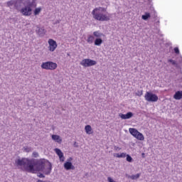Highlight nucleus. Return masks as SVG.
Masks as SVG:
<instances>
[{"label": "nucleus", "instance_id": "obj_21", "mask_svg": "<svg viewBox=\"0 0 182 182\" xmlns=\"http://www.w3.org/2000/svg\"><path fill=\"white\" fill-rule=\"evenodd\" d=\"M151 16L150 15V13H145L144 15H142L141 18L144 21H147V19H149V18H150Z\"/></svg>", "mask_w": 182, "mask_h": 182}, {"label": "nucleus", "instance_id": "obj_30", "mask_svg": "<svg viewBox=\"0 0 182 182\" xmlns=\"http://www.w3.org/2000/svg\"><path fill=\"white\" fill-rule=\"evenodd\" d=\"M38 177H39L40 178H45V176H43V173H38Z\"/></svg>", "mask_w": 182, "mask_h": 182}, {"label": "nucleus", "instance_id": "obj_11", "mask_svg": "<svg viewBox=\"0 0 182 182\" xmlns=\"http://www.w3.org/2000/svg\"><path fill=\"white\" fill-rule=\"evenodd\" d=\"M55 151L60 159V161H65V156H63V152L60 149L55 148Z\"/></svg>", "mask_w": 182, "mask_h": 182}, {"label": "nucleus", "instance_id": "obj_18", "mask_svg": "<svg viewBox=\"0 0 182 182\" xmlns=\"http://www.w3.org/2000/svg\"><path fill=\"white\" fill-rule=\"evenodd\" d=\"M94 36H95V38H102V36H105V34H103L102 33H100V31H95L93 33Z\"/></svg>", "mask_w": 182, "mask_h": 182}, {"label": "nucleus", "instance_id": "obj_29", "mask_svg": "<svg viewBox=\"0 0 182 182\" xmlns=\"http://www.w3.org/2000/svg\"><path fill=\"white\" fill-rule=\"evenodd\" d=\"M33 156L36 158V157H39V154L36 151L33 152Z\"/></svg>", "mask_w": 182, "mask_h": 182}, {"label": "nucleus", "instance_id": "obj_4", "mask_svg": "<svg viewBox=\"0 0 182 182\" xmlns=\"http://www.w3.org/2000/svg\"><path fill=\"white\" fill-rule=\"evenodd\" d=\"M42 69L46 70H55L58 68V64L53 62L48 61L41 64Z\"/></svg>", "mask_w": 182, "mask_h": 182}, {"label": "nucleus", "instance_id": "obj_7", "mask_svg": "<svg viewBox=\"0 0 182 182\" xmlns=\"http://www.w3.org/2000/svg\"><path fill=\"white\" fill-rule=\"evenodd\" d=\"M48 49L50 52H55L56 48H58V43L53 39L48 40Z\"/></svg>", "mask_w": 182, "mask_h": 182}, {"label": "nucleus", "instance_id": "obj_34", "mask_svg": "<svg viewBox=\"0 0 182 182\" xmlns=\"http://www.w3.org/2000/svg\"><path fill=\"white\" fill-rule=\"evenodd\" d=\"M24 150H25L26 151L28 152V151H29V148H28V147L24 148Z\"/></svg>", "mask_w": 182, "mask_h": 182}, {"label": "nucleus", "instance_id": "obj_33", "mask_svg": "<svg viewBox=\"0 0 182 182\" xmlns=\"http://www.w3.org/2000/svg\"><path fill=\"white\" fill-rule=\"evenodd\" d=\"M179 63H181V65H182V57H180V60H179Z\"/></svg>", "mask_w": 182, "mask_h": 182}, {"label": "nucleus", "instance_id": "obj_13", "mask_svg": "<svg viewBox=\"0 0 182 182\" xmlns=\"http://www.w3.org/2000/svg\"><path fill=\"white\" fill-rule=\"evenodd\" d=\"M173 99H176V100L182 99V91H177L173 95Z\"/></svg>", "mask_w": 182, "mask_h": 182}, {"label": "nucleus", "instance_id": "obj_35", "mask_svg": "<svg viewBox=\"0 0 182 182\" xmlns=\"http://www.w3.org/2000/svg\"><path fill=\"white\" fill-rule=\"evenodd\" d=\"M114 149H115L116 150H121V149L119 148V147H117V146H114Z\"/></svg>", "mask_w": 182, "mask_h": 182}, {"label": "nucleus", "instance_id": "obj_23", "mask_svg": "<svg viewBox=\"0 0 182 182\" xmlns=\"http://www.w3.org/2000/svg\"><path fill=\"white\" fill-rule=\"evenodd\" d=\"M93 41H95V37L93 36H89L87 39V42L88 43H92L93 42Z\"/></svg>", "mask_w": 182, "mask_h": 182}, {"label": "nucleus", "instance_id": "obj_36", "mask_svg": "<svg viewBox=\"0 0 182 182\" xmlns=\"http://www.w3.org/2000/svg\"><path fill=\"white\" fill-rule=\"evenodd\" d=\"M75 147H77V145H76V142L74 144Z\"/></svg>", "mask_w": 182, "mask_h": 182}, {"label": "nucleus", "instance_id": "obj_27", "mask_svg": "<svg viewBox=\"0 0 182 182\" xmlns=\"http://www.w3.org/2000/svg\"><path fill=\"white\" fill-rule=\"evenodd\" d=\"M174 52L175 53H176V55H178L180 53V50L178 49V47L174 48Z\"/></svg>", "mask_w": 182, "mask_h": 182}, {"label": "nucleus", "instance_id": "obj_20", "mask_svg": "<svg viewBox=\"0 0 182 182\" xmlns=\"http://www.w3.org/2000/svg\"><path fill=\"white\" fill-rule=\"evenodd\" d=\"M114 157H117L118 159H124L126 157V154L125 153L115 154Z\"/></svg>", "mask_w": 182, "mask_h": 182}, {"label": "nucleus", "instance_id": "obj_26", "mask_svg": "<svg viewBox=\"0 0 182 182\" xmlns=\"http://www.w3.org/2000/svg\"><path fill=\"white\" fill-rule=\"evenodd\" d=\"M168 62H169L170 63H172V65L173 66H176L177 65V62H176V60H171V59L168 60Z\"/></svg>", "mask_w": 182, "mask_h": 182}, {"label": "nucleus", "instance_id": "obj_24", "mask_svg": "<svg viewBox=\"0 0 182 182\" xmlns=\"http://www.w3.org/2000/svg\"><path fill=\"white\" fill-rule=\"evenodd\" d=\"M126 157L127 161H128L129 163H132L133 161V158H132L130 155L126 154Z\"/></svg>", "mask_w": 182, "mask_h": 182}, {"label": "nucleus", "instance_id": "obj_9", "mask_svg": "<svg viewBox=\"0 0 182 182\" xmlns=\"http://www.w3.org/2000/svg\"><path fill=\"white\" fill-rule=\"evenodd\" d=\"M41 171H43L46 176H49L52 171V164L50 162Z\"/></svg>", "mask_w": 182, "mask_h": 182}, {"label": "nucleus", "instance_id": "obj_15", "mask_svg": "<svg viewBox=\"0 0 182 182\" xmlns=\"http://www.w3.org/2000/svg\"><path fill=\"white\" fill-rule=\"evenodd\" d=\"M52 139L56 141L57 143H62V138L59 135H52Z\"/></svg>", "mask_w": 182, "mask_h": 182}, {"label": "nucleus", "instance_id": "obj_16", "mask_svg": "<svg viewBox=\"0 0 182 182\" xmlns=\"http://www.w3.org/2000/svg\"><path fill=\"white\" fill-rule=\"evenodd\" d=\"M85 133L87 134H92V127L90 125H86L85 127Z\"/></svg>", "mask_w": 182, "mask_h": 182}, {"label": "nucleus", "instance_id": "obj_10", "mask_svg": "<svg viewBox=\"0 0 182 182\" xmlns=\"http://www.w3.org/2000/svg\"><path fill=\"white\" fill-rule=\"evenodd\" d=\"M119 116L122 120H127V119H132L133 117V112H129L126 114L120 113Z\"/></svg>", "mask_w": 182, "mask_h": 182}, {"label": "nucleus", "instance_id": "obj_1", "mask_svg": "<svg viewBox=\"0 0 182 182\" xmlns=\"http://www.w3.org/2000/svg\"><path fill=\"white\" fill-rule=\"evenodd\" d=\"M49 163L50 162L46 159H40L35 161L34 159H28L26 158L18 159L15 161L17 167H22V170L23 171H28V173L42 171Z\"/></svg>", "mask_w": 182, "mask_h": 182}, {"label": "nucleus", "instance_id": "obj_25", "mask_svg": "<svg viewBox=\"0 0 182 182\" xmlns=\"http://www.w3.org/2000/svg\"><path fill=\"white\" fill-rule=\"evenodd\" d=\"M41 11H42L41 8L36 9L34 11V15H39V14L41 13Z\"/></svg>", "mask_w": 182, "mask_h": 182}, {"label": "nucleus", "instance_id": "obj_14", "mask_svg": "<svg viewBox=\"0 0 182 182\" xmlns=\"http://www.w3.org/2000/svg\"><path fill=\"white\" fill-rule=\"evenodd\" d=\"M129 132L134 137H136L139 132L134 128H129Z\"/></svg>", "mask_w": 182, "mask_h": 182}, {"label": "nucleus", "instance_id": "obj_12", "mask_svg": "<svg viewBox=\"0 0 182 182\" xmlns=\"http://www.w3.org/2000/svg\"><path fill=\"white\" fill-rule=\"evenodd\" d=\"M36 31L39 36H43L46 33V30L44 28L37 27Z\"/></svg>", "mask_w": 182, "mask_h": 182}, {"label": "nucleus", "instance_id": "obj_31", "mask_svg": "<svg viewBox=\"0 0 182 182\" xmlns=\"http://www.w3.org/2000/svg\"><path fill=\"white\" fill-rule=\"evenodd\" d=\"M22 3V0H17L15 6H18V4H21Z\"/></svg>", "mask_w": 182, "mask_h": 182}, {"label": "nucleus", "instance_id": "obj_19", "mask_svg": "<svg viewBox=\"0 0 182 182\" xmlns=\"http://www.w3.org/2000/svg\"><path fill=\"white\" fill-rule=\"evenodd\" d=\"M135 139H137V140L143 141L144 140V136L139 132H138V134H136V136H135Z\"/></svg>", "mask_w": 182, "mask_h": 182}, {"label": "nucleus", "instance_id": "obj_6", "mask_svg": "<svg viewBox=\"0 0 182 182\" xmlns=\"http://www.w3.org/2000/svg\"><path fill=\"white\" fill-rule=\"evenodd\" d=\"M96 63H97L94 60L84 59L80 63V65H82V66H84V68H90V66H95Z\"/></svg>", "mask_w": 182, "mask_h": 182}, {"label": "nucleus", "instance_id": "obj_8", "mask_svg": "<svg viewBox=\"0 0 182 182\" xmlns=\"http://www.w3.org/2000/svg\"><path fill=\"white\" fill-rule=\"evenodd\" d=\"M71 160H73L72 157L69 158L68 161L64 164V168L65 170H75V166L70 162Z\"/></svg>", "mask_w": 182, "mask_h": 182}, {"label": "nucleus", "instance_id": "obj_17", "mask_svg": "<svg viewBox=\"0 0 182 182\" xmlns=\"http://www.w3.org/2000/svg\"><path fill=\"white\" fill-rule=\"evenodd\" d=\"M103 43V40L102 38H96L95 41V46H100Z\"/></svg>", "mask_w": 182, "mask_h": 182}, {"label": "nucleus", "instance_id": "obj_5", "mask_svg": "<svg viewBox=\"0 0 182 182\" xmlns=\"http://www.w3.org/2000/svg\"><path fill=\"white\" fill-rule=\"evenodd\" d=\"M144 99L145 100H146V102H157V100H159V97L156 94H154L150 92H146L144 95Z\"/></svg>", "mask_w": 182, "mask_h": 182}, {"label": "nucleus", "instance_id": "obj_32", "mask_svg": "<svg viewBox=\"0 0 182 182\" xmlns=\"http://www.w3.org/2000/svg\"><path fill=\"white\" fill-rule=\"evenodd\" d=\"M7 5H8V6H12V5H14V2L9 1V2H7Z\"/></svg>", "mask_w": 182, "mask_h": 182}, {"label": "nucleus", "instance_id": "obj_22", "mask_svg": "<svg viewBox=\"0 0 182 182\" xmlns=\"http://www.w3.org/2000/svg\"><path fill=\"white\" fill-rule=\"evenodd\" d=\"M140 178V173H137L136 175H132L129 176V178H131L132 180H137V178Z\"/></svg>", "mask_w": 182, "mask_h": 182}, {"label": "nucleus", "instance_id": "obj_2", "mask_svg": "<svg viewBox=\"0 0 182 182\" xmlns=\"http://www.w3.org/2000/svg\"><path fill=\"white\" fill-rule=\"evenodd\" d=\"M106 11L107 9L105 7L95 8L92 11L94 19H95L96 21H100L101 22L110 21V17L104 13L106 12Z\"/></svg>", "mask_w": 182, "mask_h": 182}, {"label": "nucleus", "instance_id": "obj_28", "mask_svg": "<svg viewBox=\"0 0 182 182\" xmlns=\"http://www.w3.org/2000/svg\"><path fill=\"white\" fill-rule=\"evenodd\" d=\"M136 96H139V97L143 95V90L137 91L136 92Z\"/></svg>", "mask_w": 182, "mask_h": 182}, {"label": "nucleus", "instance_id": "obj_3", "mask_svg": "<svg viewBox=\"0 0 182 182\" xmlns=\"http://www.w3.org/2000/svg\"><path fill=\"white\" fill-rule=\"evenodd\" d=\"M24 7L20 10L21 14L24 16H31L32 15V9L36 8V2L35 0H26Z\"/></svg>", "mask_w": 182, "mask_h": 182}]
</instances>
